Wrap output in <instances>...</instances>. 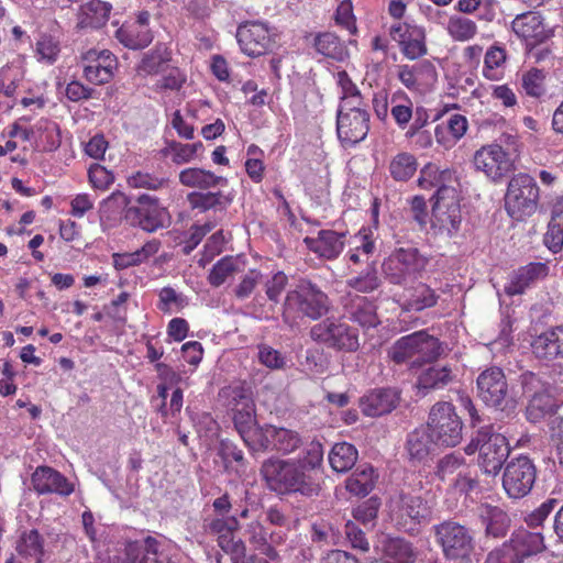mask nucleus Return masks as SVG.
I'll use <instances>...</instances> for the list:
<instances>
[{"label":"nucleus","mask_w":563,"mask_h":563,"mask_svg":"<svg viewBox=\"0 0 563 563\" xmlns=\"http://www.w3.org/2000/svg\"><path fill=\"white\" fill-rule=\"evenodd\" d=\"M323 461L322 445L312 442L298 459H267L261 466V475L269 490L276 494H299L311 498L319 496L321 484L318 470Z\"/></svg>","instance_id":"nucleus-1"},{"label":"nucleus","mask_w":563,"mask_h":563,"mask_svg":"<svg viewBox=\"0 0 563 563\" xmlns=\"http://www.w3.org/2000/svg\"><path fill=\"white\" fill-rule=\"evenodd\" d=\"M442 352L439 339L426 331H417L398 339L388 350V357L395 364H408L413 369L435 362Z\"/></svg>","instance_id":"nucleus-2"},{"label":"nucleus","mask_w":563,"mask_h":563,"mask_svg":"<svg viewBox=\"0 0 563 563\" xmlns=\"http://www.w3.org/2000/svg\"><path fill=\"white\" fill-rule=\"evenodd\" d=\"M467 455L478 452V465L486 474L496 475L510 453L505 435L494 430L493 424L478 428L464 448Z\"/></svg>","instance_id":"nucleus-3"},{"label":"nucleus","mask_w":563,"mask_h":563,"mask_svg":"<svg viewBox=\"0 0 563 563\" xmlns=\"http://www.w3.org/2000/svg\"><path fill=\"white\" fill-rule=\"evenodd\" d=\"M330 301L318 286L311 282L302 280L296 289L287 292L283 306V319L290 323L296 317H308L312 320L327 314Z\"/></svg>","instance_id":"nucleus-4"},{"label":"nucleus","mask_w":563,"mask_h":563,"mask_svg":"<svg viewBox=\"0 0 563 563\" xmlns=\"http://www.w3.org/2000/svg\"><path fill=\"white\" fill-rule=\"evenodd\" d=\"M477 396L481 400L500 412L509 416L515 411L517 401L510 394L504 371L498 366L484 369L476 379Z\"/></svg>","instance_id":"nucleus-5"},{"label":"nucleus","mask_w":563,"mask_h":563,"mask_svg":"<svg viewBox=\"0 0 563 563\" xmlns=\"http://www.w3.org/2000/svg\"><path fill=\"white\" fill-rule=\"evenodd\" d=\"M463 421L449 401L434 404L429 412L427 428L439 446L453 448L463 438Z\"/></svg>","instance_id":"nucleus-6"},{"label":"nucleus","mask_w":563,"mask_h":563,"mask_svg":"<svg viewBox=\"0 0 563 563\" xmlns=\"http://www.w3.org/2000/svg\"><path fill=\"white\" fill-rule=\"evenodd\" d=\"M538 202L539 187L534 178L520 173L509 180L505 207L511 218L522 220L532 216L538 209Z\"/></svg>","instance_id":"nucleus-7"},{"label":"nucleus","mask_w":563,"mask_h":563,"mask_svg":"<svg viewBox=\"0 0 563 563\" xmlns=\"http://www.w3.org/2000/svg\"><path fill=\"white\" fill-rule=\"evenodd\" d=\"M434 534L446 560H470L475 539L472 530L457 521L445 520L434 526Z\"/></svg>","instance_id":"nucleus-8"},{"label":"nucleus","mask_w":563,"mask_h":563,"mask_svg":"<svg viewBox=\"0 0 563 563\" xmlns=\"http://www.w3.org/2000/svg\"><path fill=\"white\" fill-rule=\"evenodd\" d=\"M310 338L329 349L355 352L360 347L358 333L347 323L325 318L310 329Z\"/></svg>","instance_id":"nucleus-9"},{"label":"nucleus","mask_w":563,"mask_h":563,"mask_svg":"<svg viewBox=\"0 0 563 563\" xmlns=\"http://www.w3.org/2000/svg\"><path fill=\"white\" fill-rule=\"evenodd\" d=\"M429 258L417 247L407 246L396 249L384 263V272L391 284L401 285L409 276L423 272Z\"/></svg>","instance_id":"nucleus-10"},{"label":"nucleus","mask_w":563,"mask_h":563,"mask_svg":"<svg viewBox=\"0 0 563 563\" xmlns=\"http://www.w3.org/2000/svg\"><path fill=\"white\" fill-rule=\"evenodd\" d=\"M537 468L526 455L511 459L506 463L503 474V487L510 498L527 496L536 482Z\"/></svg>","instance_id":"nucleus-11"},{"label":"nucleus","mask_w":563,"mask_h":563,"mask_svg":"<svg viewBox=\"0 0 563 563\" xmlns=\"http://www.w3.org/2000/svg\"><path fill=\"white\" fill-rule=\"evenodd\" d=\"M474 166L493 180H498L512 169V159L498 144L481 147L474 154Z\"/></svg>","instance_id":"nucleus-12"},{"label":"nucleus","mask_w":563,"mask_h":563,"mask_svg":"<svg viewBox=\"0 0 563 563\" xmlns=\"http://www.w3.org/2000/svg\"><path fill=\"white\" fill-rule=\"evenodd\" d=\"M236 38L241 49L251 57L265 54L273 45L268 26L260 21L239 25Z\"/></svg>","instance_id":"nucleus-13"},{"label":"nucleus","mask_w":563,"mask_h":563,"mask_svg":"<svg viewBox=\"0 0 563 563\" xmlns=\"http://www.w3.org/2000/svg\"><path fill=\"white\" fill-rule=\"evenodd\" d=\"M369 131V113L338 112L336 133L341 143L345 146H352L363 141Z\"/></svg>","instance_id":"nucleus-14"},{"label":"nucleus","mask_w":563,"mask_h":563,"mask_svg":"<svg viewBox=\"0 0 563 563\" xmlns=\"http://www.w3.org/2000/svg\"><path fill=\"white\" fill-rule=\"evenodd\" d=\"M344 316L364 329L375 328L379 324L375 302L357 294H347L342 299Z\"/></svg>","instance_id":"nucleus-15"},{"label":"nucleus","mask_w":563,"mask_h":563,"mask_svg":"<svg viewBox=\"0 0 563 563\" xmlns=\"http://www.w3.org/2000/svg\"><path fill=\"white\" fill-rule=\"evenodd\" d=\"M514 32L522 37L528 46H537L550 38L552 31L543 23L539 12L529 11L518 14L512 23Z\"/></svg>","instance_id":"nucleus-16"},{"label":"nucleus","mask_w":563,"mask_h":563,"mask_svg":"<svg viewBox=\"0 0 563 563\" xmlns=\"http://www.w3.org/2000/svg\"><path fill=\"white\" fill-rule=\"evenodd\" d=\"M399 400L400 391L397 388H375L360 399V407L367 417H380L391 412Z\"/></svg>","instance_id":"nucleus-17"},{"label":"nucleus","mask_w":563,"mask_h":563,"mask_svg":"<svg viewBox=\"0 0 563 563\" xmlns=\"http://www.w3.org/2000/svg\"><path fill=\"white\" fill-rule=\"evenodd\" d=\"M549 274V267L541 262H532L514 271L507 285L505 292L508 296H517L523 294L528 288L534 286L539 280L544 279Z\"/></svg>","instance_id":"nucleus-18"},{"label":"nucleus","mask_w":563,"mask_h":563,"mask_svg":"<svg viewBox=\"0 0 563 563\" xmlns=\"http://www.w3.org/2000/svg\"><path fill=\"white\" fill-rule=\"evenodd\" d=\"M33 488L36 493L58 494L68 496L74 492V486L58 471L49 466H38L31 478Z\"/></svg>","instance_id":"nucleus-19"},{"label":"nucleus","mask_w":563,"mask_h":563,"mask_svg":"<svg viewBox=\"0 0 563 563\" xmlns=\"http://www.w3.org/2000/svg\"><path fill=\"white\" fill-rule=\"evenodd\" d=\"M398 78L409 90H419L437 80V69L434 65L427 59L420 60L413 65H399Z\"/></svg>","instance_id":"nucleus-20"},{"label":"nucleus","mask_w":563,"mask_h":563,"mask_svg":"<svg viewBox=\"0 0 563 563\" xmlns=\"http://www.w3.org/2000/svg\"><path fill=\"white\" fill-rule=\"evenodd\" d=\"M531 346L539 360L563 358V327H555L541 333L533 340Z\"/></svg>","instance_id":"nucleus-21"},{"label":"nucleus","mask_w":563,"mask_h":563,"mask_svg":"<svg viewBox=\"0 0 563 563\" xmlns=\"http://www.w3.org/2000/svg\"><path fill=\"white\" fill-rule=\"evenodd\" d=\"M187 202L191 209H197L201 212L209 210L225 211L233 202L234 196L232 192H224L219 188L217 191L211 189L203 191H191L186 197Z\"/></svg>","instance_id":"nucleus-22"},{"label":"nucleus","mask_w":563,"mask_h":563,"mask_svg":"<svg viewBox=\"0 0 563 563\" xmlns=\"http://www.w3.org/2000/svg\"><path fill=\"white\" fill-rule=\"evenodd\" d=\"M179 183L188 188H196L197 191L221 188L228 185V179L218 176L213 172L199 168L188 167L180 170L178 175Z\"/></svg>","instance_id":"nucleus-23"},{"label":"nucleus","mask_w":563,"mask_h":563,"mask_svg":"<svg viewBox=\"0 0 563 563\" xmlns=\"http://www.w3.org/2000/svg\"><path fill=\"white\" fill-rule=\"evenodd\" d=\"M345 233L332 230H321L318 238H305L303 242L309 250L321 257L333 260L339 256L344 247Z\"/></svg>","instance_id":"nucleus-24"},{"label":"nucleus","mask_w":563,"mask_h":563,"mask_svg":"<svg viewBox=\"0 0 563 563\" xmlns=\"http://www.w3.org/2000/svg\"><path fill=\"white\" fill-rule=\"evenodd\" d=\"M391 511L396 514L399 519H410L415 522H420L429 515L427 503L420 497L410 494H399L396 498L391 499Z\"/></svg>","instance_id":"nucleus-25"},{"label":"nucleus","mask_w":563,"mask_h":563,"mask_svg":"<svg viewBox=\"0 0 563 563\" xmlns=\"http://www.w3.org/2000/svg\"><path fill=\"white\" fill-rule=\"evenodd\" d=\"M481 522L485 526L487 536L504 538L510 526L508 515L499 507L481 504L476 509Z\"/></svg>","instance_id":"nucleus-26"},{"label":"nucleus","mask_w":563,"mask_h":563,"mask_svg":"<svg viewBox=\"0 0 563 563\" xmlns=\"http://www.w3.org/2000/svg\"><path fill=\"white\" fill-rule=\"evenodd\" d=\"M462 222L461 208L459 202H452L448 206L438 205L432 207L431 223L432 228L439 233H445L448 236L455 235Z\"/></svg>","instance_id":"nucleus-27"},{"label":"nucleus","mask_w":563,"mask_h":563,"mask_svg":"<svg viewBox=\"0 0 563 563\" xmlns=\"http://www.w3.org/2000/svg\"><path fill=\"white\" fill-rule=\"evenodd\" d=\"M506 544L514 550L520 563L526 558L536 555L545 549L543 536L540 532H530L527 530L518 531Z\"/></svg>","instance_id":"nucleus-28"},{"label":"nucleus","mask_w":563,"mask_h":563,"mask_svg":"<svg viewBox=\"0 0 563 563\" xmlns=\"http://www.w3.org/2000/svg\"><path fill=\"white\" fill-rule=\"evenodd\" d=\"M112 5L101 0H90L80 5L77 18L79 27L99 29L108 22Z\"/></svg>","instance_id":"nucleus-29"},{"label":"nucleus","mask_w":563,"mask_h":563,"mask_svg":"<svg viewBox=\"0 0 563 563\" xmlns=\"http://www.w3.org/2000/svg\"><path fill=\"white\" fill-rule=\"evenodd\" d=\"M312 37V46L320 55L338 62L343 60L347 56V49L343 42L331 32L309 34L306 38Z\"/></svg>","instance_id":"nucleus-30"},{"label":"nucleus","mask_w":563,"mask_h":563,"mask_svg":"<svg viewBox=\"0 0 563 563\" xmlns=\"http://www.w3.org/2000/svg\"><path fill=\"white\" fill-rule=\"evenodd\" d=\"M439 446L431 432L426 429H416L409 433L407 439V451L411 461H424Z\"/></svg>","instance_id":"nucleus-31"},{"label":"nucleus","mask_w":563,"mask_h":563,"mask_svg":"<svg viewBox=\"0 0 563 563\" xmlns=\"http://www.w3.org/2000/svg\"><path fill=\"white\" fill-rule=\"evenodd\" d=\"M453 380L452 369L449 366H430L418 377L417 387L422 396L432 389H440Z\"/></svg>","instance_id":"nucleus-32"},{"label":"nucleus","mask_w":563,"mask_h":563,"mask_svg":"<svg viewBox=\"0 0 563 563\" xmlns=\"http://www.w3.org/2000/svg\"><path fill=\"white\" fill-rule=\"evenodd\" d=\"M157 552L158 541L153 537L129 542L125 547L126 563H155L158 561Z\"/></svg>","instance_id":"nucleus-33"},{"label":"nucleus","mask_w":563,"mask_h":563,"mask_svg":"<svg viewBox=\"0 0 563 563\" xmlns=\"http://www.w3.org/2000/svg\"><path fill=\"white\" fill-rule=\"evenodd\" d=\"M439 295L427 284L419 283L411 290L402 303L406 311L419 312L437 305Z\"/></svg>","instance_id":"nucleus-34"},{"label":"nucleus","mask_w":563,"mask_h":563,"mask_svg":"<svg viewBox=\"0 0 563 563\" xmlns=\"http://www.w3.org/2000/svg\"><path fill=\"white\" fill-rule=\"evenodd\" d=\"M357 450L347 442L335 443L329 453V463L333 471L344 473L351 470L357 461Z\"/></svg>","instance_id":"nucleus-35"},{"label":"nucleus","mask_w":563,"mask_h":563,"mask_svg":"<svg viewBox=\"0 0 563 563\" xmlns=\"http://www.w3.org/2000/svg\"><path fill=\"white\" fill-rule=\"evenodd\" d=\"M271 442L269 451H277L283 454L295 452L302 444L301 438L298 432L286 429L277 428L271 424Z\"/></svg>","instance_id":"nucleus-36"},{"label":"nucleus","mask_w":563,"mask_h":563,"mask_svg":"<svg viewBox=\"0 0 563 563\" xmlns=\"http://www.w3.org/2000/svg\"><path fill=\"white\" fill-rule=\"evenodd\" d=\"M375 485V472L372 466L357 467L346 479V489L356 496L368 495Z\"/></svg>","instance_id":"nucleus-37"},{"label":"nucleus","mask_w":563,"mask_h":563,"mask_svg":"<svg viewBox=\"0 0 563 563\" xmlns=\"http://www.w3.org/2000/svg\"><path fill=\"white\" fill-rule=\"evenodd\" d=\"M159 249V243L156 241L147 242L141 249L131 253H114L113 265L117 269H125L131 266L140 265L145 262L150 256L156 254Z\"/></svg>","instance_id":"nucleus-38"},{"label":"nucleus","mask_w":563,"mask_h":563,"mask_svg":"<svg viewBox=\"0 0 563 563\" xmlns=\"http://www.w3.org/2000/svg\"><path fill=\"white\" fill-rule=\"evenodd\" d=\"M402 54L409 59H417L427 54L426 32L421 26H412L411 31L400 40Z\"/></svg>","instance_id":"nucleus-39"},{"label":"nucleus","mask_w":563,"mask_h":563,"mask_svg":"<svg viewBox=\"0 0 563 563\" xmlns=\"http://www.w3.org/2000/svg\"><path fill=\"white\" fill-rule=\"evenodd\" d=\"M235 532L225 533L217 538L218 545L221 550L230 554L231 563H251L255 562V556L246 558V547L241 539L234 538Z\"/></svg>","instance_id":"nucleus-40"},{"label":"nucleus","mask_w":563,"mask_h":563,"mask_svg":"<svg viewBox=\"0 0 563 563\" xmlns=\"http://www.w3.org/2000/svg\"><path fill=\"white\" fill-rule=\"evenodd\" d=\"M169 60L170 52L165 45L158 44L153 51L144 55L140 70L147 75H156L165 70Z\"/></svg>","instance_id":"nucleus-41"},{"label":"nucleus","mask_w":563,"mask_h":563,"mask_svg":"<svg viewBox=\"0 0 563 563\" xmlns=\"http://www.w3.org/2000/svg\"><path fill=\"white\" fill-rule=\"evenodd\" d=\"M128 205L129 199L124 194L117 191L110 195L100 203L99 207V219L101 224L118 220Z\"/></svg>","instance_id":"nucleus-42"},{"label":"nucleus","mask_w":563,"mask_h":563,"mask_svg":"<svg viewBox=\"0 0 563 563\" xmlns=\"http://www.w3.org/2000/svg\"><path fill=\"white\" fill-rule=\"evenodd\" d=\"M16 550L21 555L41 562L44 554V539L36 529L29 530L21 536Z\"/></svg>","instance_id":"nucleus-43"},{"label":"nucleus","mask_w":563,"mask_h":563,"mask_svg":"<svg viewBox=\"0 0 563 563\" xmlns=\"http://www.w3.org/2000/svg\"><path fill=\"white\" fill-rule=\"evenodd\" d=\"M245 532L249 537L250 543H252L262 554L267 556L269 560H276L278 558V552L273 550L267 543V529L258 520L250 522Z\"/></svg>","instance_id":"nucleus-44"},{"label":"nucleus","mask_w":563,"mask_h":563,"mask_svg":"<svg viewBox=\"0 0 563 563\" xmlns=\"http://www.w3.org/2000/svg\"><path fill=\"white\" fill-rule=\"evenodd\" d=\"M269 431L271 424H265L263 427L256 424L244 431L241 438L251 452H266L269 451L271 446L269 442L272 434Z\"/></svg>","instance_id":"nucleus-45"},{"label":"nucleus","mask_w":563,"mask_h":563,"mask_svg":"<svg viewBox=\"0 0 563 563\" xmlns=\"http://www.w3.org/2000/svg\"><path fill=\"white\" fill-rule=\"evenodd\" d=\"M555 407L556 405L550 393V388H547L529 398L527 413L531 420L537 421L545 415L554 412Z\"/></svg>","instance_id":"nucleus-46"},{"label":"nucleus","mask_w":563,"mask_h":563,"mask_svg":"<svg viewBox=\"0 0 563 563\" xmlns=\"http://www.w3.org/2000/svg\"><path fill=\"white\" fill-rule=\"evenodd\" d=\"M417 170V161L409 153L397 154L389 163V172L391 177L397 181H406L410 179Z\"/></svg>","instance_id":"nucleus-47"},{"label":"nucleus","mask_w":563,"mask_h":563,"mask_svg":"<svg viewBox=\"0 0 563 563\" xmlns=\"http://www.w3.org/2000/svg\"><path fill=\"white\" fill-rule=\"evenodd\" d=\"M117 38L128 48L142 49L152 43L153 34L148 29L131 26L129 30H118Z\"/></svg>","instance_id":"nucleus-48"},{"label":"nucleus","mask_w":563,"mask_h":563,"mask_svg":"<svg viewBox=\"0 0 563 563\" xmlns=\"http://www.w3.org/2000/svg\"><path fill=\"white\" fill-rule=\"evenodd\" d=\"M467 468L468 465L466 464V461L462 455L456 453H450L439 460L437 464L435 475L441 481L444 482L446 479H450L453 475L457 476L459 473H462Z\"/></svg>","instance_id":"nucleus-49"},{"label":"nucleus","mask_w":563,"mask_h":563,"mask_svg":"<svg viewBox=\"0 0 563 563\" xmlns=\"http://www.w3.org/2000/svg\"><path fill=\"white\" fill-rule=\"evenodd\" d=\"M129 211H134L137 214L140 225L148 232L164 227L166 210L159 206H154L153 208H131Z\"/></svg>","instance_id":"nucleus-50"},{"label":"nucleus","mask_w":563,"mask_h":563,"mask_svg":"<svg viewBox=\"0 0 563 563\" xmlns=\"http://www.w3.org/2000/svg\"><path fill=\"white\" fill-rule=\"evenodd\" d=\"M223 395L228 398V407L233 413L255 408L251 391L244 387H229L223 390Z\"/></svg>","instance_id":"nucleus-51"},{"label":"nucleus","mask_w":563,"mask_h":563,"mask_svg":"<svg viewBox=\"0 0 563 563\" xmlns=\"http://www.w3.org/2000/svg\"><path fill=\"white\" fill-rule=\"evenodd\" d=\"M448 32L456 41H468L477 32L476 23L463 15H452L448 22Z\"/></svg>","instance_id":"nucleus-52"},{"label":"nucleus","mask_w":563,"mask_h":563,"mask_svg":"<svg viewBox=\"0 0 563 563\" xmlns=\"http://www.w3.org/2000/svg\"><path fill=\"white\" fill-rule=\"evenodd\" d=\"M451 176L449 169L440 170L435 164L429 163L421 169L418 181L421 188L431 189L449 181Z\"/></svg>","instance_id":"nucleus-53"},{"label":"nucleus","mask_w":563,"mask_h":563,"mask_svg":"<svg viewBox=\"0 0 563 563\" xmlns=\"http://www.w3.org/2000/svg\"><path fill=\"white\" fill-rule=\"evenodd\" d=\"M387 554L395 560V563H415L417 559L412 544L399 538L389 540Z\"/></svg>","instance_id":"nucleus-54"},{"label":"nucleus","mask_w":563,"mask_h":563,"mask_svg":"<svg viewBox=\"0 0 563 563\" xmlns=\"http://www.w3.org/2000/svg\"><path fill=\"white\" fill-rule=\"evenodd\" d=\"M346 284L358 292H372L379 287L380 280L377 271L374 267H367L358 276L347 279Z\"/></svg>","instance_id":"nucleus-55"},{"label":"nucleus","mask_w":563,"mask_h":563,"mask_svg":"<svg viewBox=\"0 0 563 563\" xmlns=\"http://www.w3.org/2000/svg\"><path fill=\"white\" fill-rule=\"evenodd\" d=\"M380 500L377 497H371L361 503L354 510V519L362 523L364 527H373L377 518Z\"/></svg>","instance_id":"nucleus-56"},{"label":"nucleus","mask_w":563,"mask_h":563,"mask_svg":"<svg viewBox=\"0 0 563 563\" xmlns=\"http://www.w3.org/2000/svg\"><path fill=\"white\" fill-rule=\"evenodd\" d=\"M129 185L134 188H146L151 190H159L169 186V178L157 177L148 173L137 172L129 178Z\"/></svg>","instance_id":"nucleus-57"},{"label":"nucleus","mask_w":563,"mask_h":563,"mask_svg":"<svg viewBox=\"0 0 563 563\" xmlns=\"http://www.w3.org/2000/svg\"><path fill=\"white\" fill-rule=\"evenodd\" d=\"M545 75L542 70L532 68L522 75V88L531 97H540L544 93Z\"/></svg>","instance_id":"nucleus-58"},{"label":"nucleus","mask_w":563,"mask_h":563,"mask_svg":"<svg viewBox=\"0 0 563 563\" xmlns=\"http://www.w3.org/2000/svg\"><path fill=\"white\" fill-rule=\"evenodd\" d=\"M236 269V265H235V261L233 260V257H223L221 258L219 262H217L210 274H209V283L214 286V287H219L220 285H222L225 279L235 272Z\"/></svg>","instance_id":"nucleus-59"},{"label":"nucleus","mask_w":563,"mask_h":563,"mask_svg":"<svg viewBox=\"0 0 563 563\" xmlns=\"http://www.w3.org/2000/svg\"><path fill=\"white\" fill-rule=\"evenodd\" d=\"M84 76L95 85H103L109 82L113 77V71L108 65H100V63L85 62Z\"/></svg>","instance_id":"nucleus-60"},{"label":"nucleus","mask_w":563,"mask_h":563,"mask_svg":"<svg viewBox=\"0 0 563 563\" xmlns=\"http://www.w3.org/2000/svg\"><path fill=\"white\" fill-rule=\"evenodd\" d=\"M240 528V522L235 516L217 517L206 523V531L210 534L219 536L235 532Z\"/></svg>","instance_id":"nucleus-61"},{"label":"nucleus","mask_w":563,"mask_h":563,"mask_svg":"<svg viewBox=\"0 0 563 563\" xmlns=\"http://www.w3.org/2000/svg\"><path fill=\"white\" fill-rule=\"evenodd\" d=\"M257 349V357L261 364L269 369H282L285 367L286 360L279 351L266 344H260Z\"/></svg>","instance_id":"nucleus-62"},{"label":"nucleus","mask_w":563,"mask_h":563,"mask_svg":"<svg viewBox=\"0 0 563 563\" xmlns=\"http://www.w3.org/2000/svg\"><path fill=\"white\" fill-rule=\"evenodd\" d=\"M506 60V53L503 48L494 46L485 54L484 76L488 79H497L496 68L501 66Z\"/></svg>","instance_id":"nucleus-63"},{"label":"nucleus","mask_w":563,"mask_h":563,"mask_svg":"<svg viewBox=\"0 0 563 563\" xmlns=\"http://www.w3.org/2000/svg\"><path fill=\"white\" fill-rule=\"evenodd\" d=\"M544 244L554 253L563 246V222L551 220L544 234Z\"/></svg>","instance_id":"nucleus-64"}]
</instances>
